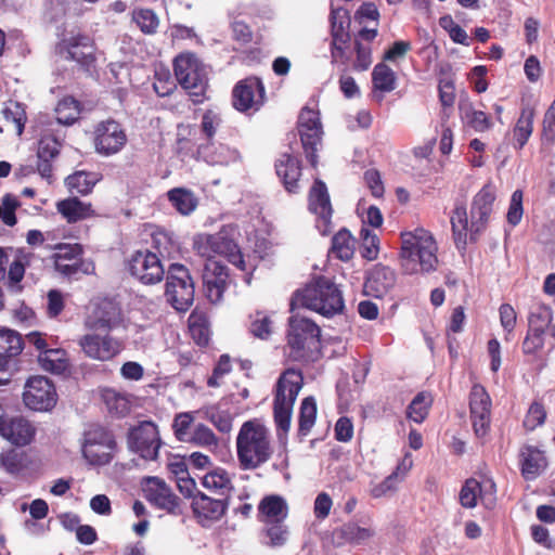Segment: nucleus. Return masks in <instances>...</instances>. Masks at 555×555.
<instances>
[{
	"label": "nucleus",
	"instance_id": "nucleus-1",
	"mask_svg": "<svg viewBox=\"0 0 555 555\" xmlns=\"http://www.w3.org/2000/svg\"><path fill=\"white\" fill-rule=\"evenodd\" d=\"M495 192L491 185H485L474 197L472 204V221L468 222L467 210L464 204H456L451 214L453 240L459 250H465L468 242L477 240L485 229L492 212Z\"/></svg>",
	"mask_w": 555,
	"mask_h": 555
},
{
	"label": "nucleus",
	"instance_id": "nucleus-2",
	"mask_svg": "<svg viewBox=\"0 0 555 555\" xmlns=\"http://www.w3.org/2000/svg\"><path fill=\"white\" fill-rule=\"evenodd\" d=\"M271 433L259 420L242 424L236 437V455L243 470H254L266 464L273 455Z\"/></svg>",
	"mask_w": 555,
	"mask_h": 555
},
{
	"label": "nucleus",
	"instance_id": "nucleus-3",
	"mask_svg": "<svg viewBox=\"0 0 555 555\" xmlns=\"http://www.w3.org/2000/svg\"><path fill=\"white\" fill-rule=\"evenodd\" d=\"M287 357L293 362L314 363L322 359L321 328L312 320L292 314L286 333Z\"/></svg>",
	"mask_w": 555,
	"mask_h": 555
},
{
	"label": "nucleus",
	"instance_id": "nucleus-4",
	"mask_svg": "<svg viewBox=\"0 0 555 555\" xmlns=\"http://www.w3.org/2000/svg\"><path fill=\"white\" fill-rule=\"evenodd\" d=\"M401 267L408 274L429 272L436 269L438 263L437 244L425 229H415L402 234Z\"/></svg>",
	"mask_w": 555,
	"mask_h": 555
},
{
	"label": "nucleus",
	"instance_id": "nucleus-5",
	"mask_svg": "<svg viewBox=\"0 0 555 555\" xmlns=\"http://www.w3.org/2000/svg\"><path fill=\"white\" fill-rule=\"evenodd\" d=\"M289 306L291 312L300 309L310 312H343L345 307L340 291L324 278L297 289Z\"/></svg>",
	"mask_w": 555,
	"mask_h": 555
},
{
	"label": "nucleus",
	"instance_id": "nucleus-6",
	"mask_svg": "<svg viewBox=\"0 0 555 555\" xmlns=\"http://www.w3.org/2000/svg\"><path fill=\"white\" fill-rule=\"evenodd\" d=\"M108 314H88L85 325L93 334H86L80 337L78 344L86 357L106 362L117 356L124 348L121 341L114 339L106 334L116 326V322L107 319Z\"/></svg>",
	"mask_w": 555,
	"mask_h": 555
},
{
	"label": "nucleus",
	"instance_id": "nucleus-7",
	"mask_svg": "<svg viewBox=\"0 0 555 555\" xmlns=\"http://www.w3.org/2000/svg\"><path fill=\"white\" fill-rule=\"evenodd\" d=\"M302 385L304 376L299 370L287 369L280 375L273 399V418L278 430H289L293 406Z\"/></svg>",
	"mask_w": 555,
	"mask_h": 555
},
{
	"label": "nucleus",
	"instance_id": "nucleus-8",
	"mask_svg": "<svg viewBox=\"0 0 555 555\" xmlns=\"http://www.w3.org/2000/svg\"><path fill=\"white\" fill-rule=\"evenodd\" d=\"M175 76L194 103L206 99L208 67L193 53L179 54L173 61Z\"/></svg>",
	"mask_w": 555,
	"mask_h": 555
},
{
	"label": "nucleus",
	"instance_id": "nucleus-9",
	"mask_svg": "<svg viewBox=\"0 0 555 555\" xmlns=\"http://www.w3.org/2000/svg\"><path fill=\"white\" fill-rule=\"evenodd\" d=\"M165 296L177 312H186L194 302V281L183 264L172 263L168 268Z\"/></svg>",
	"mask_w": 555,
	"mask_h": 555
},
{
	"label": "nucleus",
	"instance_id": "nucleus-10",
	"mask_svg": "<svg viewBox=\"0 0 555 555\" xmlns=\"http://www.w3.org/2000/svg\"><path fill=\"white\" fill-rule=\"evenodd\" d=\"M117 443L113 433L102 426H92L85 434L82 454L92 465H106L113 457Z\"/></svg>",
	"mask_w": 555,
	"mask_h": 555
},
{
	"label": "nucleus",
	"instance_id": "nucleus-11",
	"mask_svg": "<svg viewBox=\"0 0 555 555\" xmlns=\"http://www.w3.org/2000/svg\"><path fill=\"white\" fill-rule=\"evenodd\" d=\"M26 408L33 411H51L57 402V392L53 382L42 375L30 376L22 395Z\"/></svg>",
	"mask_w": 555,
	"mask_h": 555
},
{
	"label": "nucleus",
	"instance_id": "nucleus-12",
	"mask_svg": "<svg viewBox=\"0 0 555 555\" xmlns=\"http://www.w3.org/2000/svg\"><path fill=\"white\" fill-rule=\"evenodd\" d=\"M129 449L142 459L154 461L158 456L162 440L157 425L152 421L140 422L128 433Z\"/></svg>",
	"mask_w": 555,
	"mask_h": 555
},
{
	"label": "nucleus",
	"instance_id": "nucleus-13",
	"mask_svg": "<svg viewBox=\"0 0 555 555\" xmlns=\"http://www.w3.org/2000/svg\"><path fill=\"white\" fill-rule=\"evenodd\" d=\"M194 248L199 256L207 258V260L214 259L215 255H225L231 263L241 270L246 269L237 246L220 233L197 235L194 240Z\"/></svg>",
	"mask_w": 555,
	"mask_h": 555
},
{
	"label": "nucleus",
	"instance_id": "nucleus-14",
	"mask_svg": "<svg viewBox=\"0 0 555 555\" xmlns=\"http://www.w3.org/2000/svg\"><path fill=\"white\" fill-rule=\"evenodd\" d=\"M55 53L61 59L76 62L81 66H90L94 62L93 41L80 33L65 35L55 46Z\"/></svg>",
	"mask_w": 555,
	"mask_h": 555
},
{
	"label": "nucleus",
	"instance_id": "nucleus-15",
	"mask_svg": "<svg viewBox=\"0 0 555 555\" xmlns=\"http://www.w3.org/2000/svg\"><path fill=\"white\" fill-rule=\"evenodd\" d=\"M298 131L306 157L311 166L315 167L318 164L315 153L321 145L323 133L319 113L308 107L302 108L298 118Z\"/></svg>",
	"mask_w": 555,
	"mask_h": 555
},
{
	"label": "nucleus",
	"instance_id": "nucleus-16",
	"mask_svg": "<svg viewBox=\"0 0 555 555\" xmlns=\"http://www.w3.org/2000/svg\"><path fill=\"white\" fill-rule=\"evenodd\" d=\"M37 428L28 418L22 415L10 416L0 404V437L15 447L30 444Z\"/></svg>",
	"mask_w": 555,
	"mask_h": 555
},
{
	"label": "nucleus",
	"instance_id": "nucleus-17",
	"mask_svg": "<svg viewBox=\"0 0 555 555\" xmlns=\"http://www.w3.org/2000/svg\"><path fill=\"white\" fill-rule=\"evenodd\" d=\"M142 490L144 498L157 508L172 515L182 513L181 499L162 478L146 477L142 483Z\"/></svg>",
	"mask_w": 555,
	"mask_h": 555
},
{
	"label": "nucleus",
	"instance_id": "nucleus-18",
	"mask_svg": "<svg viewBox=\"0 0 555 555\" xmlns=\"http://www.w3.org/2000/svg\"><path fill=\"white\" fill-rule=\"evenodd\" d=\"M186 495L192 496L193 514L203 526L221 519L225 515L230 503V499L227 496L212 498L201 491L192 494L189 488Z\"/></svg>",
	"mask_w": 555,
	"mask_h": 555
},
{
	"label": "nucleus",
	"instance_id": "nucleus-19",
	"mask_svg": "<svg viewBox=\"0 0 555 555\" xmlns=\"http://www.w3.org/2000/svg\"><path fill=\"white\" fill-rule=\"evenodd\" d=\"M127 143L125 130L115 120L101 121L94 130V146L96 153L103 156L115 155Z\"/></svg>",
	"mask_w": 555,
	"mask_h": 555
},
{
	"label": "nucleus",
	"instance_id": "nucleus-20",
	"mask_svg": "<svg viewBox=\"0 0 555 555\" xmlns=\"http://www.w3.org/2000/svg\"><path fill=\"white\" fill-rule=\"evenodd\" d=\"M229 285L227 267L218 260H206L203 271V288L205 297L212 305L223 301V294Z\"/></svg>",
	"mask_w": 555,
	"mask_h": 555
},
{
	"label": "nucleus",
	"instance_id": "nucleus-21",
	"mask_svg": "<svg viewBox=\"0 0 555 555\" xmlns=\"http://www.w3.org/2000/svg\"><path fill=\"white\" fill-rule=\"evenodd\" d=\"M132 276L145 285L159 283L165 274L158 256L151 251H137L129 261Z\"/></svg>",
	"mask_w": 555,
	"mask_h": 555
},
{
	"label": "nucleus",
	"instance_id": "nucleus-22",
	"mask_svg": "<svg viewBox=\"0 0 555 555\" xmlns=\"http://www.w3.org/2000/svg\"><path fill=\"white\" fill-rule=\"evenodd\" d=\"M469 409L473 429L477 437H483L490 429L491 399L485 387L474 385L469 393Z\"/></svg>",
	"mask_w": 555,
	"mask_h": 555
},
{
	"label": "nucleus",
	"instance_id": "nucleus-23",
	"mask_svg": "<svg viewBox=\"0 0 555 555\" xmlns=\"http://www.w3.org/2000/svg\"><path fill=\"white\" fill-rule=\"evenodd\" d=\"M232 95L233 106L237 111H258L264 100V87L260 79L247 78L234 87Z\"/></svg>",
	"mask_w": 555,
	"mask_h": 555
},
{
	"label": "nucleus",
	"instance_id": "nucleus-24",
	"mask_svg": "<svg viewBox=\"0 0 555 555\" xmlns=\"http://www.w3.org/2000/svg\"><path fill=\"white\" fill-rule=\"evenodd\" d=\"M518 467L526 481H533L548 467L546 452L538 446L525 443L519 448Z\"/></svg>",
	"mask_w": 555,
	"mask_h": 555
},
{
	"label": "nucleus",
	"instance_id": "nucleus-25",
	"mask_svg": "<svg viewBox=\"0 0 555 555\" xmlns=\"http://www.w3.org/2000/svg\"><path fill=\"white\" fill-rule=\"evenodd\" d=\"M275 170L287 192L296 193L299 190L301 167L296 157L289 154L281 155L275 163Z\"/></svg>",
	"mask_w": 555,
	"mask_h": 555
},
{
	"label": "nucleus",
	"instance_id": "nucleus-26",
	"mask_svg": "<svg viewBox=\"0 0 555 555\" xmlns=\"http://www.w3.org/2000/svg\"><path fill=\"white\" fill-rule=\"evenodd\" d=\"M396 283V273L392 269L385 266H376L367 276L364 291L367 295L380 298Z\"/></svg>",
	"mask_w": 555,
	"mask_h": 555
},
{
	"label": "nucleus",
	"instance_id": "nucleus-27",
	"mask_svg": "<svg viewBox=\"0 0 555 555\" xmlns=\"http://www.w3.org/2000/svg\"><path fill=\"white\" fill-rule=\"evenodd\" d=\"M309 209L325 223L330 221L333 211L332 205L327 188L321 180L317 179L309 192Z\"/></svg>",
	"mask_w": 555,
	"mask_h": 555
},
{
	"label": "nucleus",
	"instance_id": "nucleus-28",
	"mask_svg": "<svg viewBox=\"0 0 555 555\" xmlns=\"http://www.w3.org/2000/svg\"><path fill=\"white\" fill-rule=\"evenodd\" d=\"M202 485L205 489L219 496L231 498L233 482L230 474L224 468H215L202 477Z\"/></svg>",
	"mask_w": 555,
	"mask_h": 555
},
{
	"label": "nucleus",
	"instance_id": "nucleus-29",
	"mask_svg": "<svg viewBox=\"0 0 555 555\" xmlns=\"http://www.w3.org/2000/svg\"><path fill=\"white\" fill-rule=\"evenodd\" d=\"M23 350V339L14 331L0 330V371H5L11 359Z\"/></svg>",
	"mask_w": 555,
	"mask_h": 555
},
{
	"label": "nucleus",
	"instance_id": "nucleus-30",
	"mask_svg": "<svg viewBox=\"0 0 555 555\" xmlns=\"http://www.w3.org/2000/svg\"><path fill=\"white\" fill-rule=\"evenodd\" d=\"M374 532L369 528L359 527L354 522H347L335 528L333 531V541L337 546L345 544H359L370 538Z\"/></svg>",
	"mask_w": 555,
	"mask_h": 555
},
{
	"label": "nucleus",
	"instance_id": "nucleus-31",
	"mask_svg": "<svg viewBox=\"0 0 555 555\" xmlns=\"http://www.w3.org/2000/svg\"><path fill=\"white\" fill-rule=\"evenodd\" d=\"M413 466V459L410 453H406L398 463L396 469L386 477L380 483L372 489L374 498H382L388 492L396 490L398 479L402 480Z\"/></svg>",
	"mask_w": 555,
	"mask_h": 555
},
{
	"label": "nucleus",
	"instance_id": "nucleus-32",
	"mask_svg": "<svg viewBox=\"0 0 555 555\" xmlns=\"http://www.w3.org/2000/svg\"><path fill=\"white\" fill-rule=\"evenodd\" d=\"M39 366L52 374H63L69 369L67 352L62 348H51L38 354Z\"/></svg>",
	"mask_w": 555,
	"mask_h": 555
},
{
	"label": "nucleus",
	"instance_id": "nucleus-33",
	"mask_svg": "<svg viewBox=\"0 0 555 555\" xmlns=\"http://www.w3.org/2000/svg\"><path fill=\"white\" fill-rule=\"evenodd\" d=\"M188 333L196 346L208 347L212 331L207 314H189Z\"/></svg>",
	"mask_w": 555,
	"mask_h": 555
},
{
	"label": "nucleus",
	"instance_id": "nucleus-34",
	"mask_svg": "<svg viewBox=\"0 0 555 555\" xmlns=\"http://www.w3.org/2000/svg\"><path fill=\"white\" fill-rule=\"evenodd\" d=\"M262 521L285 520L288 514L286 501L276 494L266 495L258 505Z\"/></svg>",
	"mask_w": 555,
	"mask_h": 555
},
{
	"label": "nucleus",
	"instance_id": "nucleus-35",
	"mask_svg": "<svg viewBox=\"0 0 555 555\" xmlns=\"http://www.w3.org/2000/svg\"><path fill=\"white\" fill-rule=\"evenodd\" d=\"M197 153L203 160L212 166L228 165L236 158L234 151L223 144H216L214 142L199 145Z\"/></svg>",
	"mask_w": 555,
	"mask_h": 555
},
{
	"label": "nucleus",
	"instance_id": "nucleus-36",
	"mask_svg": "<svg viewBox=\"0 0 555 555\" xmlns=\"http://www.w3.org/2000/svg\"><path fill=\"white\" fill-rule=\"evenodd\" d=\"M534 109L524 107L513 128V144L516 149H522L533 131Z\"/></svg>",
	"mask_w": 555,
	"mask_h": 555
},
{
	"label": "nucleus",
	"instance_id": "nucleus-37",
	"mask_svg": "<svg viewBox=\"0 0 555 555\" xmlns=\"http://www.w3.org/2000/svg\"><path fill=\"white\" fill-rule=\"evenodd\" d=\"M56 209L69 223L86 219L92 214L91 204L83 203L77 197L60 201Z\"/></svg>",
	"mask_w": 555,
	"mask_h": 555
},
{
	"label": "nucleus",
	"instance_id": "nucleus-38",
	"mask_svg": "<svg viewBox=\"0 0 555 555\" xmlns=\"http://www.w3.org/2000/svg\"><path fill=\"white\" fill-rule=\"evenodd\" d=\"M317 401L314 397L309 396L302 399L298 416V436L306 437L310 434L317 420Z\"/></svg>",
	"mask_w": 555,
	"mask_h": 555
},
{
	"label": "nucleus",
	"instance_id": "nucleus-39",
	"mask_svg": "<svg viewBox=\"0 0 555 555\" xmlns=\"http://www.w3.org/2000/svg\"><path fill=\"white\" fill-rule=\"evenodd\" d=\"M433 402L430 392H418L406 408V417L417 424L423 423L429 414Z\"/></svg>",
	"mask_w": 555,
	"mask_h": 555
},
{
	"label": "nucleus",
	"instance_id": "nucleus-40",
	"mask_svg": "<svg viewBox=\"0 0 555 555\" xmlns=\"http://www.w3.org/2000/svg\"><path fill=\"white\" fill-rule=\"evenodd\" d=\"M354 248L356 240L350 232L340 230L332 240L331 254L343 261H348L352 258Z\"/></svg>",
	"mask_w": 555,
	"mask_h": 555
},
{
	"label": "nucleus",
	"instance_id": "nucleus-41",
	"mask_svg": "<svg viewBox=\"0 0 555 555\" xmlns=\"http://www.w3.org/2000/svg\"><path fill=\"white\" fill-rule=\"evenodd\" d=\"M98 181L99 176L96 173L77 171L65 179V184L70 193L87 195L92 191Z\"/></svg>",
	"mask_w": 555,
	"mask_h": 555
},
{
	"label": "nucleus",
	"instance_id": "nucleus-42",
	"mask_svg": "<svg viewBox=\"0 0 555 555\" xmlns=\"http://www.w3.org/2000/svg\"><path fill=\"white\" fill-rule=\"evenodd\" d=\"M168 198L181 215H190L197 206V199L193 192L186 189L178 188L170 190Z\"/></svg>",
	"mask_w": 555,
	"mask_h": 555
},
{
	"label": "nucleus",
	"instance_id": "nucleus-43",
	"mask_svg": "<svg viewBox=\"0 0 555 555\" xmlns=\"http://www.w3.org/2000/svg\"><path fill=\"white\" fill-rule=\"evenodd\" d=\"M56 120L62 125L74 124L80 115V105L72 96L62 99L55 107Z\"/></svg>",
	"mask_w": 555,
	"mask_h": 555
},
{
	"label": "nucleus",
	"instance_id": "nucleus-44",
	"mask_svg": "<svg viewBox=\"0 0 555 555\" xmlns=\"http://www.w3.org/2000/svg\"><path fill=\"white\" fill-rule=\"evenodd\" d=\"M462 118L477 132H485L492 128V121L482 111L475 109L470 104L461 106Z\"/></svg>",
	"mask_w": 555,
	"mask_h": 555
},
{
	"label": "nucleus",
	"instance_id": "nucleus-45",
	"mask_svg": "<svg viewBox=\"0 0 555 555\" xmlns=\"http://www.w3.org/2000/svg\"><path fill=\"white\" fill-rule=\"evenodd\" d=\"M102 398L108 411L117 416H126L131 410V403L127 396L114 389H105Z\"/></svg>",
	"mask_w": 555,
	"mask_h": 555
},
{
	"label": "nucleus",
	"instance_id": "nucleus-46",
	"mask_svg": "<svg viewBox=\"0 0 555 555\" xmlns=\"http://www.w3.org/2000/svg\"><path fill=\"white\" fill-rule=\"evenodd\" d=\"M372 81L375 89L390 92L396 88L395 72L386 64L379 63L373 69Z\"/></svg>",
	"mask_w": 555,
	"mask_h": 555
},
{
	"label": "nucleus",
	"instance_id": "nucleus-47",
	"mask_svg": "<svg viewBox=\"0 0 555 555\" xmlns=\"http://www.w3.org/2000/svg\"><path fill=\"white\" fill-rule=\"evenodd\" d=\"M132 20L141 31L146 35L155 34L159 26L157 14L151 9H138L133 11Z\"/></svg>",
	"mask_w": 555,
	"mask_h": 555
},
{
	"label": "nucleus",
	"instance_id": "nucleus-48",
	"mask_svg": "<svg viewBox=\"0 0 555 555\" xmlns=\"http://www.w3.org/2000/svg\"><path fill=\"white\" fill-rule=\"evenodd\" d=\"M2 114L5 120L15 125L16 132L21 135L27 119L23 105L15 101H9L2 109Z\"/></svg>",
	"mask_w": 555,
	"mask_h": 555
},
{
	"label": "nucleus",
	"instance_id": "nucleus-49",
	"mask_svg": "<svg viewBox=\"0 0 555 555\" xmlns=\"http://www.w3.org/2000/svg\"><path fill=\"white\" fill-rule=\"evenodd\" d=\"M481 496V483L475 478H469L460 491V503L465 508H473Z\"/></svg>",
	"mask_w": 555,
	"mask_h": 555
},
{
	"label": "nucleus",
	"instance_id": "nucleus-50",
	"mask_svg": "<svg viewBox=\"0 0 555 555\" xmlns=\"http://www.w3.org/2000/svg\"><path fill=\"white\" fill-rule=\"evenodd\" d=\"M353 48L350 46V36L348 37H333L332 38V57L334 62L347 64L353 53Z\"/></svg>",
	"mask_w": 555,
	"mask_h": 555
},
{
	"label": "nucleus",
	"instance_id": "nucleus-51",
	"mask_svg": "<svg viewBox=\"0 0 555 555\" xmlns=\"http://www.w3.org/2000/svg\"><path fill=\"white\" fill-rule=\"evenodd\" d=\"M20 206L17 198L11 194H5L0 202V221L8 227L16 224L15 210Z\"/></svg>",
	"mask_w": 555,
	"mask_h": 555
},
{
	"label": "nucleus",
	"instance_id": "nucleus-52",
	"mask_svg": "<svg viewBox=\"0 0 555 555\" xmlns=\"http://www.w3.org/2000/svg\"><path fill=\"white\" fill-rule=\"evenodd\" d=\"M190 441L196 446L205 448H215L218 446V438L214 431L204 424H198L195 426Z\"/></svg>",
	"mask_w": 555,
	"mask_h": 555
},
{
	"label": "nucleus",
	"instance_id": "nucleus-53",
	"mask_svg": "<svg viewBox=\"0 0 555 555\" xmlns=\"http://www.w3.org/2000/svg\"><path fill=\"white\" fill-rule=\"evenodd\" d=\"M332 21V38L348 37V27L350 24L349 16L344 9H334L331 14Z\"/></svg>",
	"mask_w": 555,
	"mask_h": 555
},
{
	"label": "nucleus",
	"instance_id": "nucleus-54",
	"mask_svg": "<svg viewBox=\"0 0 555 555\" xmlns=\"http://www.w3.org/2000/svg\"><path fill=\"white\" fill-rule=\"evenodd\" d=\"M266 534L270 539V544L273 546L283 545L287 540V527L284 520L267 521Z\"/></svg>",
	"mask_w": 555,
	"mask_h": 555
},
{
	"label": "nucleus",
	"instance_id": "nucleus-55",
	"mask_svg": "<svg viewBox=\"0 0 555 555\" xmlns=\"http://www.w3.org/2000/svg\"><path fill=\"white\" fill-rule=\"evenodd\" d=\"M362 245L360 253L363 258L373 260L378 255V238L375 233H372L367 229H362L361 232Z\"/></svg>",
	"mask_w": 555,
	"mask_h": 555
},
{
	"label": "nucleus",
	"instance_id": "nucleus-56",
	"mask_svg": "<svg viewBox=\"0 0 555 555\" xmlns=\"http://www.w3.org/2000/svg\"><path fill=\"white\" fill-rule=\"evenodd\" d=\"M546 412L542 403L534 401L529 406V410L524 420V427L527 430H534L545 422Z\"/></svg>",
	"mask_w": 555,
	"mask_h": 555
},
{
	"label": "nucleus",
	"instance_id": "nucleus-57",
	"mask_svg": "<svg viewBox=\"0 0 555 555\" xmlns=\"http://www.w3.org/2000/svg\"><path fill=\"white\" fill-rule=\"evenodd\" d=\"M522 197L524 194L520 190L514 191L511 197L506 218L507 222L514 227L521 221L524 215Z\"/></svg>",
	"mask_w": 555,
	"mask_h": 555
},
{
	"label": "nucleus",
	"instance_id": "nucleus-58",
	"mask_svg": "<svg viewBox=\"0 0 555 555\" xmlns=\"http://www.w3.org/2000/svg\"><path fill=\"white\" fill-rule=\"evenodd\" d=\"M90 305L93 312H114L116 310H122L120 300H117L116 297H107L106 295L94 297Z\"/></svg>",
	"mask_w": 555,
	"mask_h": 555
},
{
	"label": "nucleus",
	"instance_id": "nucleus-59",
	"mask_svg": "<svg viewBox=\"0 0 555 555\" xmlns=\"http://www.w3.org/2000/svg\"><path fill=\"white\" fill-rule=\"evenodd\" d=\"M82 249L78 244L62 243L54 247V260H80Z\"/></svg>",
	"mask_w": 555,
	"mask_h": 555
},
{
	"label": "nucleus",
	"instance_id": "nucleus-60",
	"mask_svg": "<svg viewBox=\"0 0 555 555\" xmlns=\"http://www.w3.org/2000/svg\"><path fill=\"white\" fill-rule=\"evenodd\" d=\"M207 418L221 433L228 434L232 429V416L229 412L211 409L207 413Z\"/></svg>",
	"mask_w": 555,
	"mask_h": 555
},
{
	"label": "nucleus",
	"instance_id": "nucleus-61",
	"mask_svg": "<svg viewBox=\"0 0 555 555\" xmlns=\"http://www.w3.org/2000/svg\"><path fill=\"white\" fill-rule=\"evenodd\" d=\"M194 418L191 413L183 412L176 415L173 423H172V429L175 433L176 438L179 441H185L189 429L193 423Z\"/></svg>",
	"mask_w": 555,
	"mask_h": 555
},
{
	"label": "nucleus",
	"instance_id": "nucleus-62",
	"mask_svg": "<svg viewBox=\"0 0 555 555\" xmlns=\"http://www.w3.org/2000/svg\"><path fill=\"white\" fill-rule=\"evenodd\" d=\"M220 125L221 117L219 113L208 109L203 114L201 129L207 139L214 138Z\"/></svg>",
	"mask_w": 555,
	"mask_h": 555
},
{
	"label": "nucleus",
	"instance_id": "nucleus-63",
	"mask_svg": "<svg viewBox=\"0 0 555 555\" xmlns=\"http://www.w3.org/2000/svg\"><path fill=\"white\" fill-rule=\"evenodd\" d=\"M352 50L357 54V59L353 63V68L359 72L366 70L372 64L370 46L362 44L361 42L356 41Z\"/></svg>",
	"mask_w": 555,
	"mask_h": 555
},
{
	"label": "nucleus",
	"instance_id": "nucleus-64",
	"mask_svg": "<svg viewBox=\"0 0 555 555\" xmlns=\"http://www.w3.org/2000/svg\"><path fill=\"white\" fill-rule=\"evenodd\" d=\"M153 86L155 92L159 96H167L176 89V83L171 79L168 70H160L156 73V79Z\"/></svg>",
	"mask_w": 555,
	"mask_h": 555
}]
</instances>
